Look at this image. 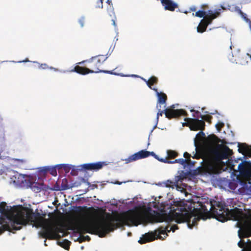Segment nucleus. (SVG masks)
Returning a JSON list of instances; mask_svg holds the SVG:
<instances>
[{
    "mask_svg": "<svg viewBox=\"0 0 251 251\" xmlns=\"http://www.w3.org/2000/svg\"><path fill=\"white\" fill-rule=\"evenodd\" d=\"M90 208L86 206L77 207V211L80 213V217L76 222L75 229L77 232L80 234L79 238L80 243L91 240L88 235H82L84 233L98 235L102 238L109 232L124 225L137 226L142 222L160 223L164 220V216L159 213L157 212L152 215L143 213L139 210L132 209L113 216L108 214L106 220L103 218L100 220H95L94 217L88 212Z\"/></svg>",
    "mask_w": 251,
    "mask_h": 251,
    "instance_id": "1",
    "label": "nucleus"
},
{
    "mask_svg": "<svg viewBox=\"0 0 251 251\" xmlns=\"http://www.w3.org/2000/svg\"><path fill=\"white\" fill-rule=\"evenodd\" d=\"M198 205L194 207L193 211L189 212L182 201H175L174 205L170 207V215L164 216V220L162 222H172L174 220L178 223H187L190 228L198 224V222L201 219H206L210 213H211L216 219L222 222L226 221L228 219L234 221H239L243 215L241 209L235 208L229 210L226 207L225 204L222 202L217 201L214 200H210L209 203L207 204L210 207L209 210L206 206L202 202H198ZM160 214V213H159Z\"/></svg>",
    "mask_w": 251,
    "mask_h": 251,
    "instance_id": "2",
    "label": "nucleus"
},
{
    "mask_svg": "<svg viewBox=\"0 0 251 251\" xmlns=\"http://www.w3.org/2000/svg\"><path fill=\"white\" fill-rule=\"evenodd\" d=\"M195 142L196 153L192 156L193 158H202L205 163V167L210 173H213L215 163L221 161V149L219 147L211 148L204 145L198 147Z\"/></svg>",
    "mask_w": 251,
    "mask_h": 251,
    "instance_id": "3",
    "label": "nucleus"
},
{
    "mask_svg": "<svg viewBox=\"0 0 251 251\" xmlns=\"http://www.w3.org/2000/svg\"><path fill=\"white\" fill-rule=\"evenodd\" d=\"M11 227L14 230H19L22 226L28 224L41 226L43 218L39 212L34 213L31 209L25 208L12 216Z\"/></svg>",
    "mask_w": 251,
    "mask_h": 251,
    "instance_id": "4",
    "label": "nucleus"
},
{
    "mask_svg": "<svg viewBox=\"0 0 251 251\" xmlns=\"http://www.w3.org/2000/svg\"><path fill=\"white\" fill-rule=\"evenodd\" d=\"M107 57L103 55H99L91 57L90 59L79 62L81 64L83 63H87L89 68L76 66L71 72H75L78 74L85 75L89 73H99L103 72L106 74L116 75L113 71H105L100 69L103 63L106 60Z\"/></svg>",
    "mask_w": 251,
    "mask_h": 251,
    "instance_id": "5",
    "label": "nucleus"
},
{
    "mask_svg": "<svg viewBox=\"0 0 251 251\" xmlns=\"http://www.w3.org/2000/svg\"><path fill=\"white\" fill-rule=\"evenodd\" d=\"M221 10V9H216L214 12L211 10H208V15L201 21L198 26L197 32L203 33L205 31L207 26L212 23L214 19L220 15Z\"/></svg>",
    "mask_w": 251,
    "mask_h": 251,
    "instance_id": "6",
    "label": "nucleus"
},
{
    "mask_svg": "<svg viewBox=\"0 0 251 251\" xmlns=\"http://www.w3.org/2000/svg\"><path fill=\"white\" fill-rule=\"evenodd\" d=\"M165 232V228L159 227L154 231H151L145 233L142 237L140 238L138 242L141 244H145L148 242H152L155 239H163L161 234H163Z\"/></svg>",
    "mask_w": 251,
    "mask_h": 251,
    "instance_id": "7",
    "label": "nucleus"
},
{
    "mask_svg": "<svg viewBox=\"0 0 251 251\" xmlns=\"http://www.w3.org/2000/svg\"><path fill=\"white\" fill-rule=\"evenodd\" d=\"M150 155L153 156L157 160L160 159L157 155L153 151H149L146 150H141L129 156L127 158L125 159V161L126 163H129L130 162L136 161L139 159L145 158L149 157Z\"/></svg>",
    "mask_w": 251,
    "mask_h": 251,
    "instance_id": "8",
    "label": "nucleus"
},
{
    "mask_svg": "<svg viewBox=\"0 0 251 251\" xmlns=\"http://www.w3.org/2000/svg\"><path fill=\"white\" fill-rule=\"evenodd\" d=\"M184 120L187 123L183 124V125L188 124L191 130H203L205 128V124L203 120L196 118H185Z\"/></svg>",
    "mask_w": 251,
    "mask_h": 251,
    "instance_id": "9",
    "label": "nucleus"
},
{
    "mask_svg": "<svg viewBox=\"0 0 251 251\" xmlns=\"http://www.w3.org/2000/svg\"><path fill=\"white\" fill-rule=\"evenodd\" d=\"M175 106L173 105L170 108H165L164 114L166 118L171 119L178 118L181 116H187V112L182 109H174Z\"/></svg>",
    "mask_w": 251,
    "mask_h": 251,
    "instance_id": "10",
    "label": "nucleus"
},
{
    "mask_svg": "<svg viewBox=\"0 0 251 251\" xmlns=\"http://www.w3.org/2000/svg\"><path fill=\"white\" fill-rule=\"evenodd\" d=\"M238 169L240 175L244 177L250 178L251 177V162L244 161L239 164Z\"/></svg>",
    "mask_w": 251,
    "mask_h": 251,
    "instance_id": "11",
    "label": "nucleus"
},
{
    "mask_svg": "<svg viewBox=\"0 0 251 251\" xmlns=\"http://www.w3.org/2000/svg\"><path fill=\"white\" fill-rule=\"evenodd\" d=\"M108 165L106 162H98L96 163L84 164L82 165L83 168L87 170L98 171L101 169L104 166Z\"/></svg>",
    "mask_w": 251,
    "mask_h": 251,
    "instance_id": "12",
    "label": "nucleus"
},
{
    "mask_svg": "<svg viewBox=\"0 0 251 251\" xmlns=\"http://www.w3.org/2000/svg\"><path fill=\"white\" fill-rule=\"evenodd\" d=\"M41 234L44 238L49 239H55L58 236V234L53 230L52 227L49 226L43 227Z\"/></svg>",
    "mask_w": 251,
    "mask_h": 251,
    "instance_id": "13",
    "label": "nucleus"
},
{
    "mask_svg": "<svg viewBox=\"0 0 251 251\" xmlns=\"http://www.w3.org/2000/svg\"><path fill=\"white\" fill-rule=\"evenodd\" d=\"M161 3L166 10L174 11L178 7V4L172 0H161Z\"/></svg>",
    "mask_w": 251,
    "mask_h": 251,
    "instance_id": "14",
    "label": "nucleus"
},
{
    "mask_svg": "<svg viewBox=\"0 0 251 251\" xmlns=\"http://www.w3.org/2000/svg\"><path fill=\"white\" fill-rule=\"evenodd\" d=\"M159 161L161 162L168 164H174L179 163L184 167L188 165V160L184 159L183 158H179L177 159H175L174 160H168L167 158H160L158 159Z\"/></svg>",
    "mask_w": 251,
    "mask_h": 251,
    "instance_id": "15",
    "label": "nucleus"
},
{
    "mask_svg": "<svg viewBox=\"0 0 251 251\" xmlns=\"http://www.w3.org/2000/svg\"><path fill=\"white\" fill-rule=\"evenodd\" d=\"M239 236L240 238L249 237L251 236V226H246L238 231Z\"/></svg>",
    "mask_w": 251,
    "mask_h": 251,
    "instance_id": "16",
    "label": "nucleus"
},
{
    "mask_svg": "<svg viewBox=\"0 0 251 251\" xmlns=\"http://www.w3.org/2000/svg\"><path fill=\"white\" fill-rule=\"evenodd\" d=\"M143 79L146 82L148 86L151 89L154 90L155 92H157V89L155 88H152V86L153 84H157L158 83V78L155 76H151L150 79L148 80L143 78Z\"/></svg>",
    "mask_w": 251,
    "mask_h": 251,
    "instance_id": "17",
    "label": "nucleus"
},
{
    "mask_svg": "<svg viewBox=\"0 0 251 251\" xmlns=\"http://www.w3.org/2000/svg\"><path fill=\"white\" fill-rule=\"evenodd\" d=\"M26 185L28 187L31 188L32 190L36 192H40L42 189L41 186L39 183L31 181L28 179L25 180Z\"/></svg>",
    "mask_w": 251,
    "mask_h": 251,
    "instance_id": "18",
    "label": "nucleus"
},
{
    "mask_svg": "<svg viewBox=\"0 0 251 251\" xmlns=\"http://www.w3.org/2000/svg\"><path fill=\"white\" fill-rule=\"evenodd\" d=\"M232 153V150H230L228 147H224L223 150H221V161L225 159H227Z\"/></svg>",
    "mask_w": 251,
    "mask_h": 251,
    "instance_id": "19",
    "label": "nucleus"
},
{
    "mask_svg": "<svg viewBox=\"0 0 251 251\" xmlns=\"http://www.w3.org/2000/svg\"><path fill=\"white\" fill-rule=\"evenodd\" d=\"M202 131L203 130H201V131H200L197 134L194 140V144L195 145V142H196V145H197L198 147H200L201 145H203L202 144L201 142H202L203 139L205 138V135Z\"/></svg>",
    "mask_w": 251,
    "mask_h": 251,
    "instance_id": "20",
    "label": "nucleus"
},
{
    "mask_svg": "<svg viewBox=\"0 0 251 251\" xmlns=\"http://www.w3.org/2000/svg\"><path fill=\"white\" fill-rule=\"evenodd\" d=\"M156 94H157V96L158 97V100H157L158 103L166 104V100H167V95L164 93H162V92L159 93V92H158V91H157V92H156Z\"/></svg>",
    "mask_w": 251,
    "mask_h": 251,
    "instance_id": "21",
    "label": "nucleus"
},
{
    "mask_svg": "<svg viewBox=\"0 0 251 251\" xmlns=\"http://www.w3.org/2000/svg\"><path fill=\"white\" fill-rule=\"evenodd\" d=\"M167 153V156L164 157V158H167L168 160L174 159L178 155V153L173 150H168Z\"/></svg>",
    "mask_w": 251,
    "mask_h": 251,
    "instance_id": "22",
    "label": "nucleus"
},
{
    "mask_svg": "<svg viewBox=\"0 0 251 251\" xmlns=\"http://www.w3.org/2000/svg\"><path fill=\"white\" fill-rule=\"evenodd\" d=\"M238 147V151L243 154H245L248 149V145L246 143H239Z\"/></svg>",
    "mask_w": 251,
    "mask_h": 251,
    "instance_id": "23",
    "label": "nucleus"
},
{
    "mask_svg": "<svg viewBox=\"0 0 251 251\" xmlns=\"http://www.w3.org/2000/svg\"><path fill=\"white\" fill-rule=\"evenodd\" d=\"M45 172H49L51 175L56 176L57 175V171L55 167H48L44 169Z\"/></svg>",
    "mask_w": 251,
    "mask_h": 251,
    "instance_id": "24",
    "label": "nucleus"
},
{
    "mask_svg": "<svg viewBox=\"0 0 251 251\" xmlns=\"http://www.w3.org/2000/svg\"><path fill=\"white\" fill-rule=\"evenodd\" d=\"M208 15V11L206 12L203 10H199L197 12H196V13L194 14H193V15H194L195 16L199 17V18H205L207 15Z\"/></svg>",
    "mask_w": 251,
    "mask_h": 251,
    "instance_id": "25",
    "label": "nucleus"
},
{
    "mask_svg": "<svg viewBox=\"0 0 251 251\" xmlns=\"http://www.w3.org/2000/svg\"><path fill=\"white\" fill-rule=\"evenodd\" d=\"M183 156L185 158V159L188 160V166H192L194 165L195 162H193L190 159V157H191V155L190 154L187 152H185L183 154Z\"/></svg>",
    "mask_w": 251,
    "mask_h": 251,
    "instance_id": "26",
    "label": "nucleus"
},
{
    "mask_svg": "<svg viewBox=\"0 0 251 251\" xmlns=\"http://www.w3.org/2000/svg\"><path fill=\"white\" fill-rule=\"evenodd\" d=\"M61 244V245H60L61 247H62V248L66 250H68L70 248L71 242H70L68 240L65 239Z\"/></svg>",
    "mask_w": 251,
    "mask_h": 251,
    "instance_id": "27",
    "label": "nucleus"
},
{
    "mask_svg": "<svg viewBox=\"0 0 251 251\" xmlns=\"http://www.w3.org/2000/svg\"><path fill=\"white\" fill-rule=\"evenodd\" d=\"M239 13L241 15V17L246 21V22L250 24L251 27V21L249 19L247 18V15L245 13H243L240 10H239Z\"/></svg>",
    "mask_w": 251,
    "mask_h": 251,
    "instance_id": "28",
    "label": "nucleus"
},
{
    "mask_svg": "<svg viewBox=\"0 0 251 251\" xmlns=\"http://www.w3.org/2000/svg\"><path fill=\"white\" fill-rule=\"evenodd\" d=\"M156 108L158 110V112H157V115H156V120H157V122H158L159 117L162 116L163 114L164 113V110H162V109H161L160 108H159V105L158 104H156Z\"/></svg>",
    "mask_w": 251,
    "mask_h": 251,
    "instance_id": "29",
    "label": "nucleus"
},
{
    "mask_svg": "<svg viewBox=\"0 0 251 251\" xmlns=\"http://www.w3.org/2000/svg\"><path fill=\"white\" fill-rule=\"evenodd\" d=\"M9 226L8 225H2L0 226V235L5 230L9 229Z\"/></svg>",
    "mask_w": 251,
    "mask_h": 251,
    "instance_id": "30",
    "label": "nucleus"
},
{
    "mask_svg": "<svg viewBox=\"0 0 251 251\" xmlns=\"http://www.w3.org/2000/svg\"><path fill=\"white\" fill-rule=\"evenodd\" d=\"M200 118L202 119L201 120H205L208 122H211L212 117L209 115H200Z\"/></svg>",
    "mask_w": 251,
    "mask_h": 251,
    "instance_id": "31",
    "label": "nucleus"
},
{
    "mask_svg": "<svg viewBox=\"0 0 251 251\" xmlns=\"http://www.w3.org/2000/svg\"><path fill=\"white\" fill-rule=\"evenodd\" d=\"M63 169L66 173H68L71 169V166L68 164H63Z\"/></svg>",
    "mask_w": 251,
    "mask_h": 251,
    "instance_id": "32",
    "label": "nucleus"
},
{
    "mask_svg": "<svg viewBox=\"0 0 251 251\" xmlns=\"http://www.w3.org/2000/svg\"><path fill=\"white\" fill-rule=\"evenodd\" d=\"M5 205L6 203L1 202L0 204V213H3L5 211Z\"/></svg>",
    "mask_w": 251,
    "mask_h": 251,
    "instance_id": "33",
    "label": "nucleus"
},
{
    "mask_svg": "<svg viewBox=\"0 0 251 251\" xmlns=\"http://www.w3.org/2000/svg\"><path fill=\"white\" fill-rule=\"evenodd\" d=\"M207 139L208 140H209L210 141H211L213 142H215L216 140L218 139V138L216 135L213 134V135L208 136L207 137Z\"/></svg>",
    "mask_w": 251,
    "mask_h": 251,
    "instance_id": "34",
    "label": "nucleus"
},
{
    "mask_svg": "<svg viewBox=\"0 0 251 251\" xmlns=\"http://www.w3.org/2000/svg\"><path fill=\"white\" fill-rule=\"evenodd\" d=\"M224 126V124L222 122H219L216 125V127L219 131L221 130V128Z\"/></svg>",
    "mask_w": 251,
    "mask_h": 251,
    "instance_id": "35",
    "label": "nucleus"
},
{
    "mask_svg": "<svg viewBox=\"0 0 251 251\" xmlns=\"http://www.w3.org/2000/svg\"><path fill=\"white\" fill-rule=\"evenodd\" d=\"M192 112H194V113L193 114V117L195 118L198 119L200 118V115H201L200 113V112L198 111H196L194 110H191Z\"/></svg>",
    "mask_w": 251,
    "mask_h": 251,
    "instance_id": "36",
    "label": "nucleus"
},
{
    "mask_svg": "<svg viewBox=\"0 0 251 251\" xmlns=\"http://www.w3.org/2000/svg\"><path fill=\"white\" fill-rule=\"evenodd\" d=\"M245 154H248L249 156H251V146L248 145V149L246 151Z\"/></svg>",
    "mask_w": 251,
    "mask_h": 251,
    "instance_id": "37",
    "label": "nucleus"
},
{
    "mask_svg": "<svg viewBox=\"0 0 251 251\" xmlns=\"http://www.w3.org/2000/svg\"><path fill=\"white\" fill-rule=\"evenodd\" d=\"M178 228V226L176 225H174L170 227V230H172L173 232H175V230L177 229Z\"/></svg>",
    "mask_w": 251,
    "mask_h": 251,
    "instance_id": "38",
    "label": "nucleus"
},
{
    "mask_svg": "<svg viewBox=\"0 0 251 251\" xmlns=\"http://www.w3.org/2000/svg\"><path fill=\"white\" fill-rule=\"evenodd\" d=\"M160 227H163V228H165V232L164 233V234H166V237L167 236H168V234L167 233H169L170 232V231L171 230H170V229H169L168 228H169V226H165V227H164V226H160Z\"/></svg>",
    "mask_w": 251,
    "mask_h": 251,
    "instance_id": "39",
    "label": "nucleus"
},
{
    "mask_svg": "<svg viewBox=\"0 0 251 251\" xmlns=\"http://www.w3.org/2000/svg\"><path fill=\"white\" fill-rule=\"evenodd\" d=\"M78 22H79V24L80 25V26L81 27H83L84 26V18H80Z\"/></svg>",
    "mask_w": 251,
    "mask_h": 251,
    "instance_id": "40",
    "label": "nucleus"
},
{
    "mask_svg": "<svg viewBox=\"0 0 251 251\" xmlns=\"http://www.w3.org/2000/svg\"><path fill=\"white\" fill-rule=\"evenodd\" d=\"M48 68V66L47 64L46 63L41 64L39 65V68H41L43 69H46Z\"/></svg>",
    "mask_w": 251,
    "mask_h": 251,
    "instance_id": "41",
    "label": "nucleus"
},
{
    "mask_svg": "<svg viewBox=\"0 0 251 251\" xmlns=\"http://www.w3.org/2000/svg\"><path fill=\"white\" fill-rule=\"evenodd\" d=\"M173 184V182L171 180H167L166 182V186L167 187H170L172 184Z\"/></svg>",
    "mask_w": 251,
    "mask_h": 251,
    "instance_id": "42",
    "label": "nucleus"
},
{
    "mask_svg": "<svg viewBox=\"0 0 251 251\" xmlns=\"http://www.w3.org/2000/svg\"><path fill=\"white\" fill-rule=\"evenodd\" d=\"M197 10V8L195 6H192V7H190L189 8V10L190 11H196Z\"/></svg>",
    "mask_w": 251,
    "mask_h": 251,
    "instance_id": "43",
    "label": "nucleus"
},
{
    "mask_svg": "<svg viewBox=\"0 0 251 251\" xmlns=\"http://www.w3.org/2000/svg\"><path fill=\"white\" fill-rule=\"evenodd\" d=\"M56 169H58V170L63 169V164H59L55 166Z\"/></svg>",
    "mask_w": 251,
    "mask_h": 251,
    "instance_id": "44",
    "label": "nucleus"
},
{
    "mask_svg": "<svg viewBox=\"0 0 251 251\" xmlns=\"http://www.w3.org/2000/svg\"><path fill=\"white\" fill-rule=\"evenodd\" d=\"M15 160H16L18 162H21L22 163L25 162V159H16Z\"/></svg>",
    "mask_w": 251,
    "mask_h": 251,
    "instance_id": "45",
    "label": "nucleus"
},
{
    "mask_svg": "<svg viewBox=\"0 0 251 251\" xmlns=\"http://www.w3.org/2000/svg\"><path fill=\"white\" fill-rule=\"evenodd\" d=\"M157 104H158L159 105V108H160L161 109V105H164L163 108H165L166 107V104H160V103H158V102H157Z\"/></svg>",
    "mask_w": 251,
    "mask_h": 251,
    "instance_id": "46",
    "label": "nucleus"
},
{
    "mask_svg": "<svg viewBox=\"0 0 251 251\" xmlns=\"http://www.w3.org/2000/svg\"><path fill=\"white\" fill-rule=\"evenodd\" d=\"M71 175H73V176H75L76 175V173L74 171H72L71 173Z\"/></svg>",
    "mask_w": 251,
    "mask_h": 251,
    "instance_id": "47",
    "label": "nucleus"
},
{
    "mask_svg": "<svg viewBox=\"0 0 251 251\" xmlns=\"http://www.w3.org/2000/svg\"><path fill=\"white\" fill-rule=\"evenodd\" d=\"M238 246L240 248H242L243 247V245L241 244V241H240L238 244Z\"/></svg>",
    "mask_w": 251,
    "mask_h": 251,
    "instance_id": "48",
    "label": "nucleus"
},
{
    "mask_svg": "<svg viewBox=\"0 0 251 251\" xmlns=\"http://www.w3.org/2000/svg\"><path fill=\"white\" fill-rule=\"evenodd\" d=\"M247 55L250 58V60H251V53H247Z\"/></svg>",
    "mask_w": 251,
    "mask_h": 251,
    "instance_id": "49",
    "label": "nucleus"
},
{
    "mask_svg": "<svg viewBox=\"0 0 251 251\" xmlns=\"http://www.w3.org/2000/svg\"><path fill=\"white\" fill-rule=\"evenodd\" d=\"M114 184L120 185L122 184V182L119 181H116V182L114 183Z\"/></svg>",
    "mask_w": 251,
    "mask_h": 251,
    "instance_id": "50",
    "label": "nucleus"
},
{
    "mask_svg": "<svg viewBox=\"0 0 251 251\" xmlns=\"http://www.w3.org/2000/svg\"><path fill=\"white\" fill-rule=\"evenodd\" d=\"M107 3H108L110 4V3H111V1L109 0H107L106 1Z\"/></svg>",
    "mask_w": 251,
    "mask_h": 251,
    "instance_id": "51",
    "label": "nucleus"
},
{
    "mask_svg": "<svg viewBox=\"0 0 251 251\" xmlns=\"http://www.w3.org/2000/svg\"><path fill=\"white\" fill-rule=\"evenodd\" d=\"M100 3L102 4V0H100Z\"/></svg>",
    "mask_w": 251,
    "mask_h": 251,
    "instance_id": "52",
    "label": "nucleus"
},
{
    "mask_svg": "<svg viewBox=\"0 0 251 251\" xmlns=\"http://www.w3.org/2000/svg\"><path fill=\"white\" fill-rule=\"evenodd\" d=\"M27 61H28V60L27 59L25 61H23V62H27Z\"/></svg>",
    "mask_w": 251,
    "mask_h": 251,
    "instance_id": "53",
    "label": "nucleus"
},
{
    "mask_svg": "<svg viewBox=\"0 0 251 251\" xmlns=\"http://www.w3.org/2000/svg\"><path fill=\"white\" fill-rule=\"evenodd\" d=\"M184 13H186V14H187V13H188V12L185 11V12H184Z\"/></svg>",
    "mask_w": 251,
    "mask_h": 251,
    "instance_id": "54",
    "label": "nucleus"
},
{
    "mask_svg": "<svg viewBox=\"0 0 251 251\" xmlns=\"http://www.w3.org/2000/svg\"><path fill=\"white\" fill-rule=\"evenodd\" d=\"M113 24H114V25H115V21H113Z\"/></svg>",
    "mask_w": 251,
    "mask_h": 251,
    "instance_id": "55",
    "label": "nucleus"
},
{
    "mask_svg": "<svg viewBox=\"0 0 251 251\" xmlns=\"http://www.w3.org/2000/svg\"><path fill=\"white\" fill-rule=\"evenodd\" d=\"M248 251H251V248Z\"/></svg>",
    "mask_w": 251,
    "mask_h": 251,
    "instance_id": "56",
    "label": "nucleus"
}]
</instances>
